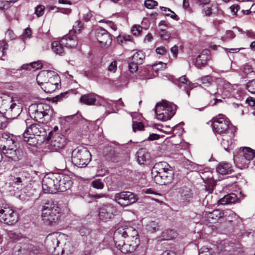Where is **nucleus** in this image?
I'll return each mask as SVG.
<instances>
[{
  "label": "nucleus",
  "instance_id": "a878e982",
  "mask_svg": "<svg viewBox=\"0 0 255 255\" xmlns=\"http://www.w3.org/2000/svg\"><path fill=\"white\" fill-rule=\"evenodd\" d=\"M97 95L93 93L84 94L81 96L80 102L87 105H94L97 101Z\"/></svg>",
  "mask_w": 255,
  "mask_h": 255
},
{
  "label": "nucleus",
  "instance_id": "3c124183",
  "mask_svg": "<svg viewBox=\"0 0 255 255\" xmlns=\"http://www.w3.org/2000/svg\"><path fill=\"white\" fill-rule=\"evenodd\" d=\"M144 129V125L141 122H133L132 123V130L135 132L136 130H142Z\"/></svg>",
  "mask_w": 255,
  "mask_h": 255
},
{
  "label": "nucleus",
  "instance_id": "5701e85b",
  "mask_svg": "<svg viewBox=\"0 0 255 255\" xmlns=\"http://www.w3.org/2000/svg\"><path fill=\"white\" fill-rule=\"evenodd\" d=\"M234 136V133L232 130L230 131L229 133L226 132L222 134L221 144L225 150L228 151L231 148Z\"/></svg>",
  "mask_w": 255,
  "mask_h": 255
},
{
  "label": "nucleus",
  "instance_id": "bb28decb",
  "mask_svg": "<svg viewBox=\"0 0 255 255\" xmlns=\"http://www.w3.org/2000/svg\"><path fill=\"white\" fill-rule=\"evenodd\" d=\"M234 162L236 163L237 166L241 169L248 167L249 164L250 162V160H248L247 158L243 157V156L239 153L238 155L234 156Z\"/></svg>",
  "mask_w": 255,
  "mask_h": 255
},
{
  "label": "nucleus",
  "instance_id": "c9c22d12",
  "mask_svg": "<svg viewBox=\"0 0 255 255\" xmlns=\"http://www.w3.org/2000/svg\"><path fill=\"white\" fill-rule=\"evenodd\" d=\"M50 76H48V82L51 84H53L54 86H57V88H59V84L60 83V79L59 76L53 71H49V75Z\"/></svg>",
  "mask_w": 255,
  "mask_h": 255
},
{
  "label": "nucleus",
  "instance_id": "bf43d9fd",
  "mask_svg": "<svg viewBox=\"0 0 255 255\" xmlns=\"http://www.w3.org/2000/svg\"><path fill=\"white\" fill-rule=\"evenodd\" d=\"M108 71L115 73L117 69V62L116 61H112L108 68Z\"/></svg>",
  "mask_w": 255,
  "mask_h": 255
},
{
  "label": "nucleus",
  "instance_id": "a19ab883",
  "mask_svg": "<svg viewBox=\"0 0 255 255\" xmlns=\"http://www.w3.org/2000/svg\"><path fill=\"white\" fill-rule=\"evenodd\" d=\"M202 84L209 85L212 84L213 79L211 76L207 75L203 76L198 80Z\"/></svg>",
  "mask_w": 255,
  "mask_h": 255
},
{
  "label": "nucleus",
  "instance_id": "5fc2aeb1",
  "mask_svg": "<svg viewBox=\"0 0 255 255\" xmlns=\"http://www.w3.org/2000/svg\"><path fill=\"white\" fill-rule=\"evenodd\" d=\"M166 64L162 62H159L158 63H154L152 65V69L153 70L157 71L160 69H164L166 67Z\"/></svg>",
  "mask_w": 255,
  "mask_h": 255
},
{
  "label": "nucleus",
  "instance_id": "052dcab7",
  "mask_svg": "<svg viewBox=\"0 0 255 255\" xmlns=\"http://www.w3.org/2000/svg\"><path fill=\"white\" fill-rule=\"evenodd\" d=\"M8 45L4 41H0V50H1L2 56H4L5 50L7 49Z\"/></svg>",
  "mask_w": 255,
  "mask_h": 255
},
{
  "label": "nucleus",
  "instance_id": "9b49d317",
  "mask_svg": "<svg viewBox=\"0 0 255 255\" xmlns=\"http://www.w3.org/2000/svg\"><path fill=\"white\" fill-rule=\"evenodd\" d=\"M28 120L25 121L27 128L24 131V135H32L40 138V142L42 143L46 139V132L42 125L39 123H34L28 126Z\"/></svg>",
  "mask_w": 255,
  "mask_h": 255
},
{
  "label": "nucleus",
  "instance_id": "37998d69",
  "mask_svg": "<svg viewBox=\"0 0 255 255\" xmlns=\"http://www.w3.org/2000/svg\"><path fill=\"white\" fill-rule=\"evenodd\" d=\"M45 7L43 5L39 4L35 8L34 13L37 17H40L44 14Z\"/></svg>",
  "mask_w": 255,
  "mask_h": 255
},
{
  "label": "nucleus",
  "instance_id": "09e8293b",
  "mask_svg": "<svg viewBox=\"0 0 255 255\" xmlns=\"http://www.w3.org/2000/svg\"><path fill=\"white\" fill-rule=\"evenodd\" d=\"M83 24L80 20L76 21L73 26V30L75 33L79 32L82 29H83Z\"/></svg>",
  "mask_w": 255,
  "mask_h": 255
},
{
  "label": "nucleus",
  "instance_id": "72a5a7b5",
  "mask_svg": "<svg viewBox=\"0 0 255 255\" xmlns=\"http://www.w3.org/2000/svg\"><path fill=\"white\" fill-rule=\"evenodd\" d=\"M176 236V233L173 230H166L163 232L161 235L158 237V241L170 240L173 239Z\"/></svg>",
  "mask_w": 255,
  "mask_h": 255
},
{
  "label": "nucleus",
  "instance_id": "423d86ee",
  "mask_svg": "<svg viewBox=\"0 0 255 255\" xmlns=\"http://www.w3.org/2000/svg\"><path fill=\"white\" fill-rule=\"evenodd\" d=\"M125 238L121 234L114 233V240L116 248L124 254L134 252L139 245V239L135 238L134 240L127 239L126 242L124 240Z\"/></svg>",
  "mask_w": 255,
  "mask_h": 255
},
{
  "label": "nucleus",
  "instance_id": "393cba45",
  "mask_svg": "<svg viewBox=\"0 0 255 255\" xmlns=\"http://www.w3.org/2000/svg\"><path fill=\"white\" fill-rule=\"evenodd\" d=\"M61 42L64 46L68 48H74L78 44L76 37L73 35L65 36L61 39Z\"/></svg>",
  "mask_w": 255,
  "mask_h": 255
},
{
  "label": "nucleus",
  "instance_id": "e433bc0d",
  "mask_svg": "<svg viewBox=\"0 0 255 255\" xmlns=\"http://www.w3.org/2000/svg\"><path fill=\"white\" fill-rule=\"evenodd\" d=\"M145 54L142 51H138L135 52L131 57V59L133 61L141 64L143 63V60L145 59Z\"/></svg>",
  "mask_w": 255,
  "mask_h": 255
},
{
  "label": "nucleus",
  "instance_id": "2eb2a0df",
  "mask_svg": "<svg viewBox=\"0 0 255 255\" xmlns=\"http://www.w3.org/2000/svg\"><path fill=\"white\" fill-rule=\"evenodd\" d=\"M47 139H50L49 148L52 151H57L63 148L65 144V138L59 133H54L51 131L49 133Z\"/></svg>",
  "mask_w": 255,
  "mask_h": 255
},
{
  "label": "nucleus",
  "instance_id": "c85d7f7f",
  "mask_svg": "<svg viewBox=\"0 0 255 255\" xmlns=\"http://www.w3.org/2000/svg\"><path fill=\"white\" fill-rule=\"evenodd\" d=\"M237 200V196L234 193H230L225 195L218 201V205H227L235 203Z\"/></svg>",
  "mask_w": 255,
  "mask_h": 255
},
{
  "label": "nucleus",
  "instance_id": "9d476101",
  "mask_svg": "<svg viewBox=\"0 0 255 255\" xmlns=\"http://www.w3.org/2000/svg\"><path fill=\"white\" fill-rule=\"evenodd\" d=\"M57 173H49L46 175L42 180V189L45 193L54 194L57 192Z\"/></svg>",
  "mask_w": 255,
  "mask_h": 255
},
{
  "label": "nucleus",
  "instance_id": "8fccbe9b",
  "mask_svg": "<svg viewBox=\"0 0 255 255\" xmlns=\"http://www.w3.org/2000/svg\"><path fill=\"white\" fill-rule=\"evenodd\" d=\"M236 36L234 32L232 30H227L224 36L222 37L221 39L225 41L227 39H232Z\"/></svg>",
  "mask_w": 255,
  "mask_h": 255
},
{
  "label": "nucleus",
  "instance_id": "cd10ccee",
  "mask_svg": "<svg viewBox=\"0 0 255 255\" xmlns=\"http://www.w3.org/2000/svg\"><path fill=\"white\" fill-rule=\"evenodd\" d=\"M137 161L139 164H144V162L150 159L149 153L145 148H140L136 153Z\"/></svg>",
  "mask_w": 255,
  "mask_h": 255
},
{
  "label": "nucleus",
  "instance_id": "1a4fd4ad",
  "mask_svg": "<svg viewBox=\"0 0 255 255\" xmlns=\"http://www.w3.org/2000/svg\"><path fill=\"white\" fill-rule=\"evenodd\" d=\"M210 122L212 123L213 130L216 134H222L226 132L229 133V131L232 130L229 128V121L223 115H219L214 117Z\"/></svg>",
  "mask_w": 255,
  "mask_h": 255
},
{
  "label": "nucleus",
  "instance_id": "de8ad7c7",
  "mask_svg": "<svg viewBox=\"0 0 255 255\" xmlns=\"http://www.w3.org/2000/svg\"><path fill=\"white\" fill-rule=\"evenodd\" d=\"M139 64L133 61L132 59H130L128 62V68L131 72H136L138 69L137 65Z\"/></svg>",
  "mask_w": 255,
  "mask_h": 255
},
{
  "label": "nucleus",
  "instance_id": "58836bf2",
  "mask_svg": "<svg viewBox=\"0 0 255 255\" xmlns=\"http://www.w3.org/2000/svg\"><path fill=\"white\" fill-rule=\"evenodd\" d=\"M160 8L162 11L164 12V14L166 16H170L171 18L176 20H178L179 19V17L176 13L169 8L162 6L160 7Z\"/></svg>",
  "mask_w": 255,
  "mask_h": 255
},
{
  "label": "nucleus",
  "instance_id": "b1692460",
  "mask_svg": "<svg viewBox=\"0 0 255 255\" xmlns=\"http://www.w3.org/2000/svg\"><path fill=\"white\" fill-rule=\"evenodd\" d=\"M200 176L206 184L214 185L213 173L209 168L205 167L204 170L201 172Z\"/></svg>",
  "mask_w": 255,
  "mask_h": 255
},
{
  "label": "nucleus",
  "instance_id": "4be33fe9",
  "mask_svg": "<svg viewBox=\"0 0 255 255\" xmlns=\"http://www.w3.org/2000/svg\"><path fill=\"white\" fill-rule=\"evenodd\" d=\"M175 84L179 88L186 91L188 96H190V91L193 89V86L191 82L186 78L185 76L180 77L178 80L176 81Z\"/></svg>",
  "mask_w": 255,
  "mask_h": 255
},
{
  "label": "nucleus",
  "instance_id": "69168bd1",
  "mask_svg": "<svg viewBox=\"0 0 255 255\" xmlns=\"http://www.w3.org/2000/svg\"><path fill=\"white\" fill-rule=\"evenodd\" d=\"M6 127V119L0 113V128H3Z\"/></svg>",
  "mask_w": 255,
  "mask_h": 255
},
{
  "label": "nucleus",
  "instance_id": "4c0bfd02",
  "mask_svg": "<svg viewBox=\"0 0 255 255\" xmlns=\"http://www.w3.org/2000/svg\"><path fill=\"white\" fill-rule=\"evenodd\" d=\"M41 88L45 92L47 93H51L58 89L57 86H54L53 84H51L48 82L44 84Z\"/></svg>",
  "mask_w": 255,
  "mask_h": 255
},
{
  "label": "nucleus",
  "instance_id": "680f3d73",
  "mask_svg": "<svg viewBox=\"0 0 255 255\" xmlns=\"http://www.w3.org/2000/svg\"><path fill=\"white\" fill-rule=\"evenodd\" d=\"M155 51L158 54L164 55L166 53L167 49L164 46H161L157 47Z\"/></svg>",
  "mask_w": 255,
  "mask_h": 255
},
{
  "label": "nucleus",
  "instance_id": "e2e57ef3",
  "mask_svg": "<svg viewBox=\"0 0 255 255\" xmlns=\"http://www.w3.org/2000/svg\"><path fill=\"white\" fill-rule=\"evenodd\" d=\"M196 1L199 5L204 7L210 4L211 0H196Z\"/></svg>",
  "mask_w": 255,
  "mask_h": 255
},
{
  "label": "nucleus",
  "instance_id": "39448f33",
  "mask_svg": "<svg viewBox=\"0 0 255 255\" xmlns=\"http://www.w3.org/2000/svg\"><path fill=\"white\" fill-rule=\"evenodd\" d=\"M52 112L50 106L43 103L32 104L28 109L30 117L39 123H43L46 117L51 116Z\"/></svg>",
  "mask_w": 255,
  "mask_h": 255
},
{
  "label": "nucleus",
  "instance_id": "79ce46f5",
  "mask_svg": "<svg viewBox=\"0 0 255 255\" xmlns=\"http://www.w3.org/2000/svg\"><path fill=\"white\" fill-rule=\"evenodd\" d=\"M241 70L245 74L248 75L254 72L252 66L249 64H245L241 67Z\"/></svg>",
  "mask_w": 255,
  "mask_h": 255
},
{
  "label": "nucleus",
  "instance_id": "f8f14e48",
  "mask_svg": "<svg viewBox=\"0 0 255 255\" xmlns=\"http://www.w3.org/2000/svg\"><path fill=\"white\" fill-rule=\"evenodd\" d=\"M17 221V214L11 207L5 206L0 209V222L12 225L15 224Z\"/></svg>",
  "mask_w": 255,
  "mask_h": 255
},
{
  "label": "nucleus",
  "instance_id": "6e6552de",
  "mask_svg": "<svg viewBox=\"0 0 255 255\" xmlns=\"http://www.w3.org/2000/svg\"><path fill=\"white\" fill-rule=\"evenodd\" d=\"M231 215H234V213L229 210L222 211L216 209L211 212L205 211L202 214V221L207 225L214 224L221 219Z\"/></svg>",
  "mask_w": 255,
  "mask_h": 255
},
{
  "label": "nucleus",
  "instance_id": "864d4df0",
  "mask_svg": "<svg viewBox=\"0 0 255 255\" xmlns=\"http://www.w3.org/2000/svg\"><path fill=\"white\" fill-rule=\"evenodd\" d=\"M142 30V27L139 25H134L131 28V33L134 35H138L140 34Z\"/></svg>",
  "mask_w": 255,
  "mask_h": 255
},
{
  "label": "nucleus",
  "instance_id": "2f4dec72",
  "mask_svg": "<svg viewBox=\"0 0 255 255\" xmlns=\"http://www.w3.org/2000/svg\"><path fill=\"white\" fill-rule=\"evenodd\" d=\"M64 45L61 42V39L60 41H54L51 43V49L52 51L58 55H62L64 52L63 47Z\"/></svg>",
  "mask_w": 255,
  "mask_h": 255
},
{
  "label": "nucleus",
  "instance_id": "338daca9",
  "mask_svg": "<svg viewBox=\"0 0 255 255\" xmlns=\"http://www.w3.org/2000/svg\"><path fill=\"white\" fill-rule=\"evenodd\" d=\"M11 3L9 1H2L0 2V9H7L10 6Z\"/></svg>",
  "mask_w": 255,
  "mask_h": 255
},
{
  "label": "nucleus",
  "instance_id": "f3484780",
  "mask_svg": "<svg viewBox=\"0 0 255 255\" xmlns=\"http://www.w3.org/2000/svg\"><path fill=\"white\" fill-rule=\"evenodd\" d=\"M62 235L59 233L48 235L45 240V244L49 252H54L60 243Z\"/></svg>",
  "mask_w": 255,
  "mask_h": 255
},
{
  "label": "nucleus",
  "instance_id": "a211bd4d",
  "mask_svg": "<svg viewBox=\"0 0 255 255\" xmlns=\"http://www.w3.org/2000/svg\"><path fill=\"white\" fill-rule=\"evenodd\" d=\"M59 178L57 181V192H64L69 189L72 185V181L70 177L67 175L58 174Z\"/></svg>",
  "mask_w": 255,
  "mask_h": 255
},
{
  "label": "nucleus",
  "instance_id": "f257e3e1",
  "mask_svg": "<svg viewBox=\"0 0 255 255\" xmlns=\"http://www.w3.org/2000/svg\"><path fill=\"white\" fill-rule=\"evenodd\" d=\"M151 173L154 181L160 185H166L173 182L174 177L172 168L166 162H159L153 166Z\"/></svg>",
  "mask_w": 255,
  "mask_h": 255
},
{
  "label": "nucleus",
  "instance_id": "473e14b6",
  "mask_svg": "<svg viewBox=\"0 0 255 255\" xmlns=\"http://www.w3.org/2000/svg\"><path fill=\"white\" fill-rule=\"evenodd\" d=\"M239 153L250 161L255 157V150L248 147H243Z\"/></svg>",
  "mask_w": 255,
  "mask_h": 255
},
{
  "label": "nucleus",
  "instance_id": "0e129e2a",
  "mask_svg": "<svg viewBox=\"0 0 255 255\" xmlns=\"http://www.w3.org/2000/svg\"><path fill=\"white\" fill-rule=\"evenodd\" d=\"M106 22L108 25V26L112 29H113V30L114 31H116L117 30V26L115 24L114 22L111 21H109V20H101L100 21V22Z\"/></svg>",
  "mask_w": 255,
  "mask_h": 255
},
{
  "label": "nucleus",
  "instance_id": "c756f323",
  "mask_svg": "<svg viewBox=\"0 0 255 255\" xmlns=\"http://www.w3.org/2000/svg\"><path fill=\"white\" fill-rule=\"evenodd\" d=\"M48 76H50L49 71H42L39 72L36 77L37 84L41 87L44 84L48 82Z\"/></svg>",
  "mask_w": 255,
  "mask_h": 255
},
{
  "label": "nucleus",
  "instance_id": "6ab92c4d",
  "mask_svg": "<svg viewBox=\"0 0 255 255\" xmlns=\"http://www.w3.org/2000/svg\"><path fill=\"white\" fill-rule=\"evenodd\" d=\"M115 233H118L123 235V237L128 239L134 240L135 238L139 239L137 231L131 227L127 228H119Z\"/></svg>",
  "mask_w": 255,
  "mask_h": 255
},
{
  "label": "nucleus",
  "instance_id": "f03ea898",
  "mask_svg": "<svg viewBox=\"0 0 255 255\" xmlns=\"http://www.w3.org/2000/svg\"><path fill=\"white\" fill-rule=\"evenodd\" d=\"M62 212L58 205L52 200L46 202L41 210L42 221L47 225H53L58 222Z\"/></svg>",
  "mask_w": 255,
  "mask_h": 255
},
{
  "label": "nucleus",
  "instance_id": "4d7b16f0",
  "mask_svg": "<svg viewBox=\"0 0 255 255\" xmlns=\"http://www.w3.org/2000/svg\"><path fill=\"white\" fill-rule=\"evenodd\" d=\"M159 35L164 40H167L170 37V34L164 29H161L160 30Z\"/></svg>",
  "mask_w": 255,
  "mask_h": 255
},
{
  "label": "nucleus",
  "instance_id": "c03bdc74",
  "mask_svg": "<svg viewBox=\"0 0 255 255\" xmlns=\"http://www.w3.org/2000/svg\"><path fill=\"white\" fill-rule=\"evenodd\" d=\"M213 6L212 4H210L204 7L203 9V12L207 16H211L214 13L213 11L212 7Z\"/></svg>",
  "mask_w": 255,
  "mask_h": 255
},
{
  "label": "nucleus",
  "instance_id": "20e7f679",
  "mask_svg": "<svg viewBox=\"0 0 255 255\" xmlns=\"http://www.w3.org/2000/svg\"><path fill=\"white\" fill-rule=\"evenodd\" d=\"M176 108V105L173 103L162 100L156 105L155 112L157 119L162 121L170 120L175 114Z\"/></svg>",
  "mask_w": 255,
  "mask_h": 255
},
{
  "label": "nucleus",
  "instance_id": "ddd939ff",
  "mask_svg": "<svg viewBox=\"0 0 255 255\" xmlns=\"http://www.w3.org/2000/svg\"><path fill=\"white\" fill-rule=\"evenodd\" d=\"M114 200L123 207H126L136 202V196L132 192L122 191L115 194Z\"/></svg>",
  "mask_w": 255,
  "mask_h": 255
},
{
  "label": "nucleus",
  "instance_id": "774afa93",
  "mask_svg": "<svg viewBox=\"0 0 255 255\" xmlns=\"http://www.w3.org/2000/svg\"><path fill=\"white\" fill-rule=\"evenodd\" d=\"M232 12L236 14L237 11L240 9V6L238 4H233L230 7Z\"/></svg>",
  "mask_w": 255,
  "mask_h": 255
},
{
  "label": "nucleus",
  "instance_id": "6e6d98bb",
  "mask_svg": "<svg viewBox=\"0 0 255 255\" xmlns=\"http://www.w3.org/2000/svg\"><path fill=\"white\" fill-rule=\"evenodd\" d=\"M31 70L35 71L42 67V64L39 61L31 62L30 63Z\"/></svg>",
  "mask_w": 255,
  "mask_h": 255
},
{
  "label": "nucleus",
  "instance_id": "dca6fc26",
  "mask_svg": "<svg viewBox=\"0 0 255 255\" xmlns=\"http://www.w3.org/2000/svg\"><path fill=\"white\" fill-rule=\"evenodd\" d=\"M97 39L101 46L107 47L112 42V38L107 30L101 28L98 29L96 33Z\"/></svg>",
  "mask_w": 255,
  "mask_h": 255
},
{
  "label": "nucleus",
  "instance_id": "7c9ffc66",
  "mask_svg": "<svg viewBox=\"0 0 255 255\" xmlns=\"http://www.w3.org/2000/svg\"><path fill=\"white\" fill-rule=\"evenodd\" d=\"M217 171L222 175L229 174L232 171V167L230 163L227 162L220 163L217 167Z\"/></svg>",
  "mask_w": 255,
  "mask_h": 255
},
{
  "label": "nucleus",
  "instance_id": "4468645a",
  "mask_svg": "<svg viewBox=\"0 0 255 255\" xmlns=\"http://www.w3.org/2000/svg\"><path fill=\"white\" fill-rule=\"evenodd\" d=\"M98 216L100 220L107 221L112 219L116 215L117 210L116 207L111 203L101 205L99 208Z\"/></svg>",
  "mask_w": 255,
  "mask_h": 255
},
{
  "label": "nucleus",
  "instance_id": "aec40b11",
  "mask_svg": "<svg viewBox=\"0 0 255 255\" xmlns=\"http://www.w3.org/2000/svg\"><path fill=\"white\" fill-rule=\"evenodd\" d=\"M12 103L8 109L6 110V114L9 119H15L18 117L22 111V106L19 103H16L15 100H11Z\"/></svg>",
  "mask_w": 255,
  "mask_h": 255
},
{
  "label": "nucleus",
  "instance_id": "13d9d810",
  "mask_svg": "<svg viewBox=\"0 0 255 255\" xmlns=\"http://www.w3.org/2000/svg\"><path fill=\"white\" fill-rule=\"evenodd\" d=\"M191 166L194 171L198 172L200 174L204 170L205 168L202 165H198L195 163H193Z\"/></svg>",
  "mask_w": 255,
  "mask_h": 255
},
{
  "label": "nucleus",
  "instance_id": "7ed1b4c3",
  "mask_svg": "<svg viewBox=\"0 0 255 255\" xmlns=\"http://www.w3.org/2000/svg\"><path fill=\"white\" fill-rule=\"evenodd\" d=\"M14 137L12 134L6 133L2 134L0 149L6 157L12 160L16 161L19 159V151L13 147L15 142Z\"/></svg>",
  "mask_w": 255,
  "mask_h": 255
},
{
  "label": "nucleus",
  "instance_id": "0eeeda50",
  "mask_svg": "<svg viewBox=\"0 0 255 255\" xmlns=\"http://www.w3.org/2000/svg\"><path fill=\"white\" fill-rule=\"evenodd\" d=\"M91 160V155L87 148L79 146L72 152V161L79 167H85Z\"/></svg>",
  "mask_w": 255,
  "mask_h": 255
},
{
  "label": "nucleus",
  "instance_id": "a18cd8bd",
  "mask_svg": "<svg viewBox=\"0 0 255 255\" xmlns=\"http://www.w3.org/2000/svg\"><path fill=\"white\" fill-rule=\"evenodd\" d=\"M91 185L94 188L98 189H102L104 187V183L102 182L101 179H95L91 182Z\"/></svg>",
  "mask_w": 255,
  "mask_h": 255
},
{
  "label": "nucleus",
  "instance_id": "49530a36",
  "mask_svg": "<svg viewBox=\"0 0 255 255\" xmlns=\"http://www.w3.org/2000/svg\"><path fill=\"white\" fill-rule=\"evenodd\" d=\"M69 94V91H66L64 93H62L56 96V97H54L53 98V102H58L61 101L64 99L67 98L68 97V95Z\"/></svg>",
  "mask_w": 255,
  "mask_h": 255
},
{
  "label": "nucleus",
  "instance_id": "412c9836",
  "mask_svg": "<svg viewBox=\"0 0 255 255\" xmlns=\"http://www.w3.org/2000/svg\"><path fill=\"white\" fill-rule=\"evenodd\" d=\"M210 58L211 55L210 51L207 49L203 50L200 54L197 56L195 65L198 68L204 67Z\"/></svg>",
  "mask_w": 255,
  "mask_h": 255
},
{
  "label": "nucleus",
  "instance_id": "f704fd0d",
  "mask_svg": "<svg viewBox=\"0 0 255 255\" xmlns=\"http://www.w3.org/2000/svg\"><path fill=\"white\" fill-rule=\"evenodd\" d=\"M27 135H24V133L23 132L22 134L23 140L24 142H27L29 145L35 146L36 145L41 143L40 142V138L32 135H29V136H27Z\"/></svg>",
  "mask_w": 255,
  "mask_h": 255
},
{
  "label": "nucleus",
  "instance_id": "ea45409f",
  "mask_svg": "<svg viewBox=\"0 0 255 255\" xmlns=\"http://www.w3.org/2000/svg\"><path fill=\"white\" fill-rule=\"evenodd\" d=\"M247 90L252 94H255V79L250 80L246 84Z\"/></svg>",
  "mask_w": 255,
  "mask_h": 255
},
{
  "label": "nucleus",
  "instance_id": "603ef678",
  "mask_svg": "<svg viewBox=\"0 0 255 255\" xmlns=\"http://www.w3.org/2000/svg\"><path fill=\"white\" fill-rule=\"evenodd\" d=\"M157 4V2L154 0H146L144 1L145 6L148 9L153 8Z\"/></svg>",
  "mask_w": 255,
  "mask_h": 255
}]
</instances>
